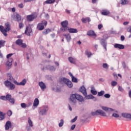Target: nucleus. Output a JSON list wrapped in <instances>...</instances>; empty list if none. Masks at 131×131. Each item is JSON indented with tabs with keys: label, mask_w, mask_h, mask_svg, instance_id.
Here are the masks:
<instances>
[{
	"label": "nucleus",
	"mask_w": 131,
	"mask_h": 131,
	"mask_svg": "<svg viewBox=\"0 0 131 131\" xmlns=\"http://www.w3.org/2000/svg\"><path fill=\"white\" fill-rule=\"evenodd\" d=\"M5 127L6 130H9V129L12 127V123H11L10 121H7L5 124Z\"/></svg>",
	"instance_id": "a211bd4d"
},
{
	"label": "nucleus",
	"mask_w": 131,
	"mask_h": 131,
	"mask_svg": "<svg viewBox=\"0 0 131 131\" xmlns=\"http://www.w3.org/2000/svg\"><path fill=\"white\" fill-rule=\"evenodd\" d=\"M14 83L16 85H25V84H26V79H24L19 83L17 81H14Z\"/></svg>",
	"instance_id": "ddd939ff"
},
{
	"label": "nucleus",
	"mask_w": 131,
	"mask_h": 131,
	"mask_svg": "<svg viewBox=\"0 0 131 131\" xmlns=\"http://www.w3.org/2000/svg\"><path fill=\"white\" fill-rule=\"evenodd\" d=\"M6 118V113L0 111V120H4Z\"/></svg>",
	"instance_id": "393cba45"
},
{
	"label": "nucleus",
	"mask_w": 131,
	"mask_h": 131,
	"mask_svg": "<svg viewBox=\"0 0 131 131\" xmlns=\"http://www.w3.org/2000/svg\"><path fill=\"white\" fill-rule=\"evenodd\" d=\"M79 92L82 93L83 96H86L87 95L86 89H85V87H84V86H81V88L79 89Z\"/></svg>",
	"instance_id": "2eb2a0df"
},
{
	"label": "nucleus",
	"mask_w": 131,
	"mask_h": 131,
	"mask_svg": "<svg viewBox=\"0 0 131 131\" xmlns=\"http://www.w3.org/2000/svg\"><path fill=\"white\" fill-rule=\"evenodd\" d=\"M85 54L86 55V56H88V58H90V57H91L92 56V53L88 51H86L85 52Z\"/></svg>",
	"instance_id": "ea45409f"
},
{
	"label": "nucleus",
	"mask_w": 131,
	"mask_h": 131,
	"mask_svg": "<svg viewBox=\"0 0 131 131\" xmlns=\"http://www.w3.org/2000/svg\"><path fill=\"white\" fill-rule=\"evenodd\" d=\"M18 8H19V9H23V8H24V5H23V4L21 3L18 5Z\"/></svg>",
	"instance_id": "5fc2aeb1"
},
{
	"label": "nucleus",
	"mask_w": 131,
	"mask_h": 131,
	"mask_svg": "<svg viewBox=\"0 0 131 131\" xmlns=\"http://www.w3.org/2000/svg\"><path fill=\"white\" fill-rule=\"evenodd\" d=\"M72 81L73 82H77V79L74 77H73V78H72Z\"/></svg>",
	"instance_id": "de8ad7c7"
},
{
	"label": "nucleus",
	"mask_w": 131,
	"mask_h": 131,
	"mask_svg": "<svg viewBox=\"0 0 131 131\" xmlns=\"http://www.w3.org/2000/svg\"><path fill=\"white\" fill-rule=\"evenodd\" d=\"M104 94H105V91H101L100 92L98 93L97 96L98 97H102V96L104 95Z\"/></svg>",
	"instance_id": "f704fd0d"
},
{
	"label": "nucleus",
	"mask_w": 131,
	"mask_h": 131,
	"mask_svg": "<svg viewBox=\"0 0 131 131\" xmlns=\"http://www.w3.org/2000/svg\"><path fill=\"white\" fill-rule=\"evenodd\" d=\"M13 56V54L11 53L7 55V58L8 59L7 62L6 63V66L8 69L12 68V64L13 62V58H11Z\"/></svg>",
	"instance_id": "7ed1b4c3"
},
{
	"label": "nucleus",
	"mask_w": 131,
	"mask_h": 131,
	"mask_svg": "<svg viewBox=\"0 0 131 131\" xmlns=\"http://www.w3.org/2000/svg\"><path fill=\"white\" fill-rule=\"evenodd\" d=\"M113 75L114 78H116V79L118 78V76H117V74H116V73H114Z\"/></svg>",
	"instance_id": "e2e57ef3"
},
{
	"label": "nucleus",
	"mask_w": 131,
	"mask_h": 131,
	"mask_svg": "<svg viewBox=\"0 0 131 131\" xmlns=\"http://www.w3.org/2000/svg\"><path fill=\"white\" fill-rule=\"evenodd\" d=\"M24 27V24L22 23H19V29H22Z\"/></svg>",
	"instance_id": "79ce46f5"
},
{
	"label": "nucleus",
	"mask_w": 131,
	"mask_h": 131,
	"mask_svg": "<svg viewBox=\"0 0 131 131\" xmlns=\"http://www.w3.org/2000/svg\"><path fill=\"white\" fill-rule=\"evenodd\" d=\"M128 95H129V98H131V90L129 91Z\"/></svg>",
	"instance_id": "338daca9"
},
{
	"label": "nucleus",
	"mask_w": 131,
	"mask_h": 131,
	"mask_svg": "<svg viewBox=\"0 0 131 131\" xmlns=\"http://www.w3.org/2000/svg\"><path fill=\"white\" fill-rule=\"evenodd\" d=\"M87 35L89 36H97V34L95 33V31L90 30L87 32Z\"/></svg>",
	"instance_id": "5701e85b"
},
{
	"label": "nucleus",
	"mask_w": 131,
	"mask_h": 131,
	"mask_svg": "<svg viewBox=\"0 0 131 131\" xmlns=\"http://www.w3.org/2000/svg\"><path fill=\"white\" fill-rule=\"evenodd\" d=\"M11 99H12V95L10 94H7L6 95V100H7V101H9Z\"/></svg>",
	"instance_id": "4c0bfd02"
},
{
	"label": "nucleus",
	"mask_w": 131,
	"mask_h": 131,
	"mask_svg": "<svg viewBox=\"0 0 131 131\" xmlns=\"http://www.w3.org/2000/svg\"><path fill=\"white\" fill-rule=\"evenodd\" d=\"M39 104V100L38 99L36 98L35 99L33 103V106L34 107H37Z\"/></svg>",
	"instance_id": "a878e982"
},
{
	"label": "nucleus",
	"mask_w": 131,
	"mask_h": 131,
	"mask_svg": "<svg viewBox=\"0 0 131 131\" xmlns=\"http://www.w3.org/2000/svg\"><path fill=\"white\" fill-rule=\"evenodd\" d=\"M61 82H63L68 86V88H71L72 86H73V84H72V82L71 81H70L69 79L66 78H63L61 79Z\"/></svg>",
	"instance_id": "6e6552de"
},
{
	"label": "nucleus",
	"mask_w": 131,
	"mask_h": 131,
	"mask_svg": "<svg viewBox=\"0 0 131 131\" xmlns=\"http://www.w3.org/2000/svg\"><path fill=\"white\" fill-rule=\"evenodd\" d=\"M67 30H68L70 33H77L78 32L77 29L74 28H69Z\"/></svg>",
	"instance_id": "4be33fe9"
},
{
	"label": "nucleus",
	"mask_w": 131,
	"mask_h": 131,
	"mask_svg": "<svg viewBox=\"0 0 131 131\" xmlns=\"http://www.w3.org/2000/svg\"><path fill=\"white\" fill-rule=\"evenodd\" d=\"M7 79L8 80H10V81H11V82H13L15 81V79L13 77V75L11 73H7Z\"/></svg>",
	"instance_id": "4468645a"
},
{
	"label": "nucleus",
	"mask_w": 131,
	"mask_h": 131,
	"mask_svg": "<svg viewBox=\"0 0 131 131\" xmlns=\"http://www.w3.org/2000/svg\"><path fill=\"white\" fill-rule=\"evenodd\" d=\"M51 32V29H45V31L42 32V34H45V35H47V34H49Z\"/></svg>",
	"instance_id": "2f4dec72"
},
{
	"label": "nucleus",
	"mask_w": 131,
	"mask_h": 131,
	"mask_svg": "<svg viewBox=\"0 0 131 131\" xmlns=\"http://www.w3.org/2000/svg\"><path fill=\"white\" fill-rule=\"evenodd\" d=\"M91 93L92 94V95H97V94H98V92H97V91L96 90H91Z\"/></svg>",
	"instance_id": "c03bdc74"
},
{
	"label": "nucleus",
	"mask_w": 131,
	"mask_h": 131,
	"mask_svg": "<svg viewBox=\"0 0 131 131\" xmlns=\"http://www.w3.org/2000/svg\"><path fill=\"white\" fill-rule=\"evenodd\" d=\"M100 43L102 46H103L105 51H107V43L106 42V40H105L104 39H101L100 40Z\"/></svg>",
	"instance_id": "dca6fc26"
},
{
	"label": "nucleus",
	"mask_w": 131,
	"mask_h": 131,
	"mask_svg": "<svg viewBox=\"0 0 131 131\" xmlns=\"http://www.w3.org/2000/svg\"><path fill=\"white\" fill-rule=\"evenodd\" d=\"M48 25V21L46 20H43L41 23H39L37 24L36 29L39 31H41V30H43L45 29V27Z\"/></svg>",
	"instance_id": "20e7f679"
},
{
	"label": "nucleus",
	"mask_w": 131,
	"mask_h": 131,
	"mask_svg": "<svg viewBox=\"0 0 131 131\" xmlns=\"http://www.w3.org/2000/svg\"><path fill=\"white\" fill-rule=\"evenodd\" d=\"M81 21L83 23H86V21H88L87 20V17L86 18H82L81 19Z\"/></svg>",
	"instance_id": "3c124183"
},
{
	"label": "nucleus",
	"mask_w": 131,
	"mask_h": 131,
	"mask_svg": "<svg viewBox=\"0 0 131 131\" xmlns=\"http://www.w3.org/2000/svg\"><path fill=\"white\" fill-rule=\"evenodd\" d=\"M74 128H75V125H73L71 127V129H72V130H73Z\"/></svg>",
	"instance_id": "0e129e2a"
},
{
	"label": "nucleus",
	"mask_w": 131,
	"mask_h": 131,
	"mask_svg": "<svg viewBox=\"0 0 131 131\" xmlns=\"http://www.w3.org/2000/svg\"><path fill=\"white\" fill-rule=\"evenodd\" d=\"M87 21L88 22H91V18L87 17Z\"/></svg>",
	"instance_id": "774afa93"
},
{
	"label": "nucleus",
	"mask_w": 131,
	"mask_h": 131,
	"mask_svg": "<svg viewBox=\"0 0 131 131\" xmlns=\"http://www.w3.org/2000/svg\"><path fill=\"white\" fill-rule=\"evenodd\" d=\"M20 106H21V108H24V109H25V108H26V104H25V103H21Z\"/></svg>",
	"instance_id": "09e8293b"
},
{
	"label": "nucleus",
	"mask_w": 131,
	"mask_h": 131,
	"mask_svg": "<svg viewBox=\"0 0 131 131\" xmlns=\"http://www.w3.org/2000/svg\"><path fill=\"white\" fill-rule=\"evenodd\" d=\"M13 20L14 21H17V22H20V21H21V15L19 14H16L14 16Z\"/></svg>",
	"instance_id": "f3484780"
},
{
	"label": "nucleus",
	"mask_w": 131,
	"mask_h": 131,
	"mask_svg": "<svg viewBox=\"0 0 131 131\" xmlns=\"http://www.w3.org/2000/svg\"><path fill=\"white\" fill-rule=\"evenodd\" d=\"M92 4H96L97 2H98V0H92Z\"/></svg>",
	"instance_id": "69168bd1"
},
{
	"label": "nucleus",
	"mask_w": 131,
	"mask_h": 131,
	"mask_svg": "<svg viewBox=\"0 0 131 131\" xmlns=\"http://www.w3.org/2000/svg\"><path fill=\"white\" fill-rule=\"evenodd\" d=\"M0 99L1 100H7L6 96H1Z\"/></svg>",
	"instance_id": "6e6d98bb"
},
{
	"label": "nucleus",
	"mask_w": 131,
	"mask_h": 131,
	"mask_svg": "<svg viewBox=\"0 0 131 131\" xmlns=\"http://www.w3.org/2000/svg\"><path fill=\"white\" fill-rule=\"evenodd\" d=\"M77 120V116H76L74 119H73L71 121V122H75Z\"/></svg>",
	"instance_id": "603ef678"
},
{
	"label": "nucleus",
	"mask_w": 131,
	"mask_h": 131,
	"mask_svg": "<svg viewBox=\"0 0 131 131\" xmlns=\"http://www.w3.org/2000/svg\"><path fill=\"white\" fill-rule=\"evenodd\" d=\"M112 117H115V118H118L119 117V115L118 114H116L115 113H114L112 114Z\"/></svg>",
	"instance_id": "a19ab883"
},
{
	"label": "nucleus",
	"mask_w": 131,
	"mask_h": 131,
	"mask_svg": "<svg viewBox=\"0 0 131 131\" xmlns=\"http://www.w3.org/2000/svg\"><path fill=\"white\" fill-rule=\"evenodd\" d=\"M38 84H39V86H40L42 91H45V89L47 88V86H46V84H45V83H43V82L42 81L39 82Z\"/></svg>",
	"instance_id": "412c9836"
},
{
	"label": "nucleus",
	"mask_w": 131,
	"mask_h": 131,
	"mask_svg": "<svg viewBox=\"0 0 131 131\" xmlns=\"http://www.w3.org/2000/svg\"><path fill=\"white\" fill-rule=\"evenodd\" d=\"M102 67L105 68V69H108V64H107V63H103Z\"/></svg>",
	"instance_id": "864d4df0"
},
{
	"label": "nucleus",
	"mask_w": 131,
	"mask_h": 131,
	"mask_svg": "<svg viewBox=\"0 0 131 131\" xmlns=\"http://www.w3.org/2000/svg\"><path fill=\"white\" fill-rule=\"evenodd\" d=\"M69 61L70 63H72V64H75L76 59L72 57H69Z\"/></svg>",
	"instance_id": "c756f323"
},
{
	"label": "nucleus",
	"mask_w": 131,
	"mask_h": 131,
	"mask_svg": "<svg viewBox=\"0 0 131 131\" xmlns=\"http://www.w3.org/2000/svg\"><path fill=\"white\" fill-rule=\"evenodd\" d=\"M47 68L50 71H55L56 70V68H55V67L54 66H48Z\"/></svg>",
	"instance_id": "72a5a7b5"
},
{
	"label": "nucleus",
	"mask_w": 131,
	"mask_h": 131,
	"mask_svg": "<svg viewBox=\"0 0 131 131\" xmlns=\"http://www.w3.org/2000/svg\"><path fill=\"white\" fill-rule=\"evenodd\" d=\"M5 26L6 28H5L3 26H0V31H1L4 36H8V34H7V32L11 30V26H10V23H6Z\"/></svg>",
	"instance_id": "f03ea898"
},
{
	"label": "nucleus",
	"mask_w": 131,
	"mask_h": 131,
	"mask_svg": "<svg viewBox=\"0 0 131 131\" xmlns=\"http://www.w3.org/2000/svg\"><path fill=\"white\" fill-rule=\"evenodd\" d=\"M6 43V41L4 40H0V46L1 47H5V44Z\"/></svg>",
	"instance_id": "e433bc0d"
},
{
	"label": "nucleus",
	"mask_w": 131,
	"mask_h": 131,
	"mask_svg": "<svg viewBox=\"0 0 131 131\" xmlns=\"http://www.w3.org/2000/svg\"><path fill=\"white\" fill-rule=\"evenodd\" d=\"M34 0H24V3H30V2H33Z\"/></svg>",
	"instance_id": "13d9d810"
},
{
	"label": "nucleus",
	"mask_w": 131,
	"mask_h": 131,
	"mask_svg": "<svg viewBox=\"0 0 131 131\" xmlns=\"http://www.w3.org/2000/svg\"><path fill=\"white\" fill-rule=\"evenodd\" d=\"M49 110L48 106H45L43 108L41 109L39 113L41 115H46L47 114V111Z\"/></svg>",
	"instance_id": "f8f14e48"
},
{
	"label": "nucleus",
	"mask_w": 131,
	"mask_h": 131,
	"mask_svg": "<svg viewBox=\"0 0 131 131\" xmlns=\"http://www.w3.org/2000/svg\"><path fill=\"white\" fill-rule=\"evenodd\" d=\"M31 32H32V29H31L30 25H28L26 27L25 33V34H27L28 36H30V33H31Z\"/></svg>",
	"instance_id": "9b49d317"
},
{
	"label": "nucleus",
	"mask_w": 131,
	"mask_h": 131,
	"mask_svg": "<svg viewBox=\"0 0 131 131\" xmlns=\"http://www.w3.org/2000/svg\"><path fill=\"white\" fill-rule=\"evenodd\" d=\"M64 124V120L63 119L60 120V122L59 123V127H62Z\"/></svg>",
	"instance_id": "58836bf2"
},
{
	"label": "nucleus",
	"mask_w": 131,
	"mask_h": 131,
	"mask_svg": "<svg viewBox=\"0 0 131 131\" xmlns=\"http://www.w3.org/2000/svg\"><path fill=\"white\" fill-rule=\"evenodd\" d=\"M127 31L131 33V26L127 28Z\"/></svg>",
	"instance_id": "bf43d9fd"
},
{
	"label": "nucleus",
	"mask_w": 131,
	"mask_h": 131,
	"mask_svg": "<svg viewBox=\"0 0 131 131\" xmlns=\"http://www.w3.org/2000/svg\"><path fill=\"white\" fill-rule=\"evenodd\" d=\"M118 90L120 91V92H123V89H122V86H119Z\"/></svg>",
	"instance_id": "052dcab7"
},
{
	"label": "nucleus",
	"mask_w": 131,
	"mask_h": 131,
	"mask_svg": "<svg viewBox=\"0 0 131 131\" xmlns=\"http://www.w3.org/2000/svg\"><path fill=\"white\" fill-rule=\"evenodd\" d=\"M91 114L93 116H96L97 115H101V116H103L104 117L107 116L106 113L101 110H98L95 112H93L91 113Z\"/></svg>",
	"instance_id": "0eeeda50"
},
{
	"label": "nucleus",
	"mask_w": 131,
	"mask_h": 131,
	"mask_svg": "<svg viewBox=\"0 0 131 131\" xmlns=\"http://www.w3.org/2000/svg\"><path fill=\"white\" fill-rule=\"evenodd\" d=\"M124 39H125V37H124V36H123V35L121 36V40L122 41H123V40H124Z\"/></svg>",
	"instance_id": "680f3d73"
},
{
	"label": "nucleus",
	"mask_w": 131,
	"mask_h": 131,
	"mask_svg": "<svg viewBox=\"0 0 131 131\" xmlns=\"http://www.w3.org/2000/svg\"><path fill=\"white\" fill-rule=\"evenodd\" d=\"M16 45H17V46H20L21 48H23V49H26V48H27V45L25 43H23V40L21 39H18L15 41Z\"/></svg>",
	"instance_id": "1a4fd4ad"
},
{
	"label": "nucleus",
	"mask_w": 131,
	"mask_h": 131,
	"mask_svg": "<svg viewBox=\"0 0 131 131\" xmlns=\"http://www.w3.org/2000/svg\"><path fill=\"white\" fill-rule=\"evenodd\" d=\"M101 14L103 15V16H108V15L110 14V11H109V10H104L102 11Z\"/></svg>",
	"instance_id": "bb28decb"
},
{
	"label": "nucleus",
	"mask_w": 131,
	"mask_h": 131,
	"mask_svg": "<svg viewBox=\"0 0 131 131\" xmlns=\"http://www.w3.org/2000/svg\"><path fill=\"white\" fill-rule=\"evenodd\" d=\"M28 123L29 124V126H31V127H32V126H33L32 121H31V119H30V118H28Z\"/></svg>",
	"instance_id": "c9c22d12"
},
{
	"label": "nucleus",
	"mask_w": 131,
	"mask_h": 131,
	"mask_svg": "<svg viewBox=\"0 0 131 131\" xmlns=\"http://www.w3.org/2000/svg\"><path fill=\"white\" fill-rule=\"evenodd\" d=\"M103 27V25L100 24L98 26V28L99 30H101V29Z\"/></svg>",
	"instance_id": "4d7b16f0"
},
{
	"label": "nucleus",
	"mask_w": 131,
	"mask_h": 131,
	"mask_svg": "<svg viewBox=\"0 0 131 131\" xmlns=\"http://www.w3.org/2000/svg\"><path fill=\"white\" fill-rule=\"evenodd\" d=\"M9 101L10 103H11V104H15V99L14 98H11Z\"/></svg>",
	"instance_id": "49530a36"
},
{
	"label": "nucleus",
	"mask_w": 131,
	"mask_h": 131,
	"mask_svg": "<svg viewBox=\"0 0 131 131\" xmlns=\"http://www.w3.org/2000/svg\"><path fill=\"white\" fill-rule=\"evenodd\" d=\"M104 98H106L107 99H109L110 97H111V95L109 94H106L104 95Z\"/></svg>",
	"instance_id": "8fccbe9b"
},
{
	"label": "nucleus",
	"mask_w": 131,
	"mask_h": 131,
	"mask_svg": "<svg viewBox=\"0 0 131 131\" xmlns=\"http://www.w3.org/2000/svg\"><path fill=\"white\" fill-rule=\"evenodd\" d=\"M64 36L66 37L67 41L69 42V41H70L71 40V36L70 35V34H68L67 35L66 34Z\"/></svg>",
	"instance_id": "7c9ffc66"
},
{
	"label": "nucleus",
	"mask_w": 131,
	"mask_h": 131,
	"mask_svg": "<svg viewBox=\"0 0 131 131\" xmlns=\"http://www.w3.org/2000/svg\"><path fill=\"white\" fill-rule=\"evenodd\" d=\"M37 18V15L35 14H32L27 16V20L28 22H31Z\"/></svg>",
	"instance_id": "9d476101"
},
{
	"label": "nucleus",
	"mask_w": 131,
	"mask_h": 131,
	"mask_svg": "<svg viewBox=\"0 0 131 131\" xmlns=\"http://www.w3.org/2000/svg\"><path fill=\"white\" fill-rule=\"evenodd\" d=\"M111 85L113 86H115V85H117V82H116L115 81H113L111 82Z\"/></svg>",
	"instance_id": "37998d69"
},
{
	"label": "nucleus",
	"mask_w": 131,
	"mask_h": 131,
	"mask_svg": "<svg viewBox=\"0 0 131 131\" xmlns=\"http://www.w3.org/2000/svg\"><path fill=\"white\" fill-rule=\"evenodd\" d=\"M12 114H13V112H12V111L9 110L7 112L8 116H11Z\"/></svg>",
	"instance_id": "a18cd8bd"
},
{
	"label": "nucleus",
	"mask_w": 131,
	"mask_h": 131,
	"mask_svg": "<svg viewBox=\"0 0 131 131\" xmlns=\"http://www.w3.org/2000/svg\"><path fill=\"white\" fill-rule=\"evenodd\" d=\"M56 2V0H47L45 1V4H54Z\"/></svg>",
	"instance_id": "473e14b6"
},
{
	"label": "nucleus",
	"mask_w": 131,
	"mask_h": 131,
	"mask_svg": "<svg viewBox=\"0 0 131 131\" xmlns=\"http://www.w3.org/2000/svg\"><path fill=\"white\" fill-rule=\"evenodd\" d=\"M69 101L72 104H76V103H77V101L80 103L84 102V99H83V97L81 95L75 93L70 95Z\"/></svg>",
	"instance_id": "f257e3e1"
},
{
	"label": "nucleus",
	"mask_w": 131,
	"mask_h": 131,
	"mask_svg": "<svg viewBox=\"0 0 131 131\" xmlns=\"http://www.w3.org/2000/svg\"><path fill=\"white\" fill-rule=\"evenodd\" d=\"M4 83L5 85V86L6 88H8V90H9V91H13V90H15V88H16V86H15V84H14L11 81H8V80L5 81L4 82Z\"/></svg>",
	"instance_id": "39448f33"
},
{
	"label": "nucleus",
	"mask_w": 131,
	"mask_h": 131,
	"mask_svg": "<svg viewBox=\"0 0 131 131\" xmlns=\"http://www.w3.org/2000/svg\"><path fill=\"white\" fill-rule=\"evenodd\" d=\"M101 108L102 110L106 111V112H112V111H113V109L107 107L106 106H102Z\"/></svg>",
	"instance_id": "b1692460"
},
{
	"label": "nucleus",
	"mask_w": 131,
	"mask_h": 131,
	"mask_svg": "<svg viewBox=\"0 0 131 131\" xmlns=\"http://www.w3.org/2000/svg\"><path fill=\"white\" fill-rule=\"evenodd\" d=\"M69 23L68 20H64L61 23V25L62 27L60 28V31L62 32H65V31H67L68 30V25Z\"/></svg>",
	"instance_id": "423d86ee"
},
{
	"label": "nucleus",
	"mask_w": 131,
	"mask_h": 131,
	"mask_svg": "<svg viewBox=\"0 0 131 131\" xmlns=\"http://www.w3.org/2000/svg\"><path fill=\"white\" fill-rule=\"evenodd\" d=\"M120 3L122 6H125V5H128L129 2L128 1V0H121Z\"/></svg>",
	"instance_id": "cd10ccee"
},
{
	"label": "nucleus",
	"mask_w": 131,
	"mask_h": 131,
	"mask_svg": "<svg viewBox=\"0 0 131 131\" xmlns=\"http://www.w3.org/2000/svg\"><path fill=\"white\" fill-rule=\"evenodd\" d=\"M114 48L115 49H119V50H123L124 49V46L121 44L115 43L114 45Z\"/></svg>",
	"instance_id": "6ab92c4d"
},
{
	"label": "nucleus",
	"mask_w": 131,
	"mask_h": 131,
	"mask_svg": "<svg viewBox=\"0 0 131 131\" xmlns=\"http://www.w3.org/2000/svg\"><path fill=\"white\" fill-rule=\"evenodd\" d=\"M122 116L124 118H127L128 119H131V114L126 113H122Z\"/></svg>",
	"instance_id": "aec40b11"
},
{
	"label": "nucleus",
	"mask_w": 131,
	"mask_h": 131,
	"mask_svg": "<svg viewBox=\"0 0 131 131\" xmlns=\"http://www.w3.org/2000/svg\"><path fill=\"white\" fill-rule=\"evenodd\" d=\"M85 97V99H86L88 100L90 99H95V97L94 96H93V95L92 94H90L89 95H88V94H86V95H84Z\"/></svg>",
	"instance_id": "c85d7f7f"
}]
</instances>
